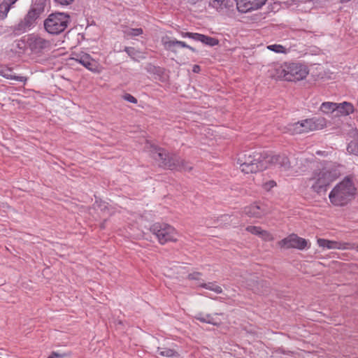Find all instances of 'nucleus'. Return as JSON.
Instances as JSON below:
<instances>
[{"label":"nucleus","instance_id":"1","mask_svg":"<svg viewBox=\"0 0 358 358\" xmlns=\"http://www.w3.org/2000/svg\"><path fill=\"white\" fill-rule=\"evenodd\" d=\"M150 157L159 162V166L164 169L176 171H187L192 169L190 163L174 153H170L165 149L147 143L145 147Z\"/></svg>","mask_w":358,"mask_h":358},{"label":"nucleus","instance_id":"2","mask_svg":"<svg viewBox=\"0 0 358 358\" xmlns=\"http://www.w3.org/2000/svg\"><path fill=\"white\" fill-rule=\"evenodd\" d=\"M357 194L352 178L345 176L331 191L329 198L332 204L336 206H344L352 201Z\"/></svg>","mask_w":358,"mask_h":358},{"label":"nucleus","instance_id":"3","mask_svg":"<svg viewBox=\"0 0 358 358\" xmlns=\"http://www.w3.org/2000/svg\"><path fill=\"white\" fill-rule=\"evenodd\" d=\"M270 160L257 152H243L238 155L237 164L242 172L255 173L262 171L268 168Z\"/></svg>","mask_w":358,"mask_h":358},{"label":"nucleus","instance_id":"4","mask_svg":"<svg viewBox=\"0 0 358 358\" xmlns=\"http://www.w3.org/2000/svg\"><path fill=\"white\" fill-rule=\"evenodd\" d=\"M275 76L278 79H283L287 81L296 82L306 78L308 74L306 66L296 62L284 63L275 69Z\"/></svg>","mask_w":358,"mask_h":358},{"label":"nucleus","instance_id":"5","mask_svg":"<svg viewBox=\"0 0 358 358\" xmlns=\"http://www.w3.org/2000/svg\"><path fill=\"white\" fill-rule=\"evenodd\" d=\"M43 3H35L31 6L24 17L17 24L12 27V31L15 35H20L30 30L36 24V20L44 12Z\"/></svg>","mask_w":358,"mask_h":358},{"label":"nucleus","instance_id":"6","mask_svg":"<svg viewBox=\"0 0 358 358\" xmlns=\"http://www.w3.org/2000/svg\"><path fill=\"white\" fill-rule=\"evenodd\" d=\"M334 180L331 172L322 169L315 170L311 177L307 180V183L313 192L321 194L327 191V188Z\"/></svg>","mask_w":358,"mask_h":358},{"label":"nucleus","instance_id":"7","mask_svg":"<svg viewBox=\"0 0 358 358\" xmlns=\"http://www.w3.org/2000/svg\"><path fill=\"white\" fill-rule=\"evenodd\" d=\"M325 118L313 117L306 119L288 125V130L292 134L307 133L311 131L319 130L326 127Z\"/></svg>","mask_w":358,"mask_h":358},{"label":"nucleus","instance_id":"8","mask_svg":"<svg viewBox=\"0 0 358 358\" xmlns=\"http://www.w3.org/2000/svg\"><path fill=\"white\" fill-rule=\"evenodd\" d=\"M70 22V16L64 13L50 14L44 21V27L47 32L57 35L63 32Z\"/></svg>","mask_w":358,"mask_h":358},{"label":"nucleus","instance_id":"9","mask_svg":"<svg viewBox=\"0 0 358 358\" xmlns=\"http://www.w3.org/2000/svg\"><path fill=\"white\" fill-rule=\"evenodd\" d=\"M151 232L155 235L159 243L164 245L167 242L177 241L176 229L166 223L157 222L150 227Z\"/></svg>","mask_w":358,"mask_h":358},{"label":"nucleus","instance_id":"10","mask_svg":"<svg viewBox=\"0 0 358 358\" xmlns=\"http://www.w3.org/2000/svg\"><path fill=\"white\" fill-rule=\"evenodd\" d=\"M26 45L30 51L36 55L50 50L52 43L38 34H29L26 39Z\"/></svg>","mask_w":358,"mask_h":358},{"label":"nucleus","instance_id":"11","mask_svg":"<svg viewBox=\"0 0 358 358\" xmlns=\"http://www.w3.org/2000/svg\"><path fill=\"white\" fill-rule=\"evenodd\" d=\"M278 245L285 249L296 248L303 250L307 247L308 241L295 234H292L279 241Z\"/></svg>","mask_w":358,"mask_h":358},{"label":"nucleus","instance_id":"12","mask_svg":"<svg viewBox=\"0 0 358 358\" xmlns=\"http://www.w3.org/2000/svg\"><path fill=\"white\" fill-rule=\"evenodd\" d=\"M267 0H233L236 3L237 10L243 13L262 8Z\"/></svg>","mask_w":358,"mask_h":358},{"label":"nucleus","instance_id":"13","mask_svg":"<svg viewBox=\"0 0 358 358\" xmlns=\"http://www.w3.org/2000/svg\"><path fill=\"white\" fill-rule=\"evenodd\" d=\"M317 242L320 247L327 249L348 250L353 248L350 243L329 241L324 238H318Z\"/></svg>","mask_w":358,"mask_h":358},{"label":"nucleus","instance_id":"14","mask_svg":"<svg viewBox=\"0 0 358 358\" xmlns=\"http://www.w3.org/2000/svg\"><path fill=\"white\" fill-rule=\"evenodd\" d=\"M76 57L73 59L82 64L88 70L96 72L97 71V62L91 57V56L87 53L80 52L75 55Z\"/></svg>","mask_w":358,"mask_h":358},{"label":"nucleus","instance_id":"15","mask_svg":"<svg viewBox=\"0 0 358 358\" xmlns=\"http://www.w3.org/2000/svg\"><path fill=\"white\" fill-rule=\"evenodd\" d=\"M209 6L215 8L221 14H227L234 8V1L231 0H210Z\"/></svg>","mask_w":358,"mask_h":358},{"label":"nucleus","instance_id":"16","mask_svg":"<svg viewBox=\"0 0 358 358\" xmlns=\"http://www.w3.org/2000/svg\"><path fill=\"white\" fill-rule=\"evenodd\" d=\"M244 213L250 217L261 218L266 214V210L262 206L253 203L245 207Z\"/></svg>","mask_w":358,"mask_h":358},{"label":"nucleus","instance_id":"17","mask_svg":"<svg viewBox=\"0 0 358 358\" xmlns=\"http://www.w3.org/2000/svg\"><path fill=\"white\" fill-rule=\"evenodd\" d=\"M162 44L164 46L165 49L168 50L173 51V48L176 45H178L181 48H187L194 52H196V50L194 48L187 45L185 42L178 41L176 39L170 40L169 37L162 38Z\"/></svg>","mask_w":358,"mask_h":358},{"label":"nucleus","instance_id":"18","mask_svg":"<svg viewBox=\"0 0 358 358\" xmlns=\"http://www.w3.org/2000/svg\"><path fill=\"white\" fill-rule=\"evenodd\" d=\"M195 319L203 323L210 324L214 326H218L220 322L217 321V318L214 317L210 314H204L203 313H199L195 315Z\"/></svg>","mask_w":358,"mask_h":358},{"label":"nucleus","instance_id":"19","mask_svg":"<svg viewBox=\"0 0 358 358\" xmlns=\"http://www.w3.org/2000/svg\"><path fill=\"white\" fill-rule=\"evenodd\" d=\"M337 106L338 108L336 109V111L343 115H348L352 114L355 110L353 105L351 103L347 101L337 103Z\"/></svg>","mask_w":358,"mask_h":358},{"label":"nucleus","instance_id":"20","mask_svg":"<svg viewBox=\"0 0 358 358\" xmlns=\"http://www.w3.org/2000/svg\"><path fill=\"white\" fill-rule=\"evenodd\" d=\"M245 230L252 234L259 236L265 240L268 239L270 237L269 233L266 230H263L259 227L248 226L246 227Z\"/></svg>","mask_w":358,"mask_h":358},{"label":"nucleus","instance_id":"21","mask_svg":"<svg viewBox=\"0 0 358 358\" xmlns=\"http://www.w3.org/2000/svg\"><path fill=\"white\" fill-rule=\"evenodd\" d=\"M145 69L148 73L158 77H162L164 73V69L151 63H148L145 66Z\"/></svg>","mask_w":358,"mask_h":358},{"label":"nucleus","instance_id":"22","mask_svg":"<svg viewBox=\"0 0 358 358\" xmlns=\"http://www.w3.org/2000/svg\"><path fill=\"white\" fill-rule=\"evenodd\" d=\"M157 353L164 357H174L179 356L178 352L172 348L157 347Z\"/></svg>","mask_w":358,"mask_h":358},{"label":"nucleus","instance_id":"23","mask_svg":"<svg viewBox=\"0 0 358 358\" xmlns=\"http://www.w3.org/2000/svg\"><path fill=\"white\" fill-rule=\"evenodd\" d=\"M0 75L7 79L14 80L19 82H25L27 80V78L24 76L13 75L12 70L10 69L1 70Z\"/></svg>","mask_w":358,"mask_h":358},{"label":"nucleus","instance_id":"24","mask_svg":"<svg viewBox=\"0 0 358 358\" xmlns=\"http://www.w3.org/2000/svg\"><path fill=\"white\" fill-rule=\"evenodd\" d=\"M201 287L205 288L206 289L213 291L217 294H221L222 292V289L220 286L216 285L215 282H210L208 283L202 282L199 285Z\"/></svg>","mask_w":358,"mask_h":358},{"label":"nucleus","instance_id":"25","mask_svg":"<svg viewBox=\"0 0 358 358\" xmlns=\"http://www.w3.org/2000/svg\"><path fill=\"white\" fill-rule=\"evenodd\" d=\"M337 108V103L333 102H324L320 106L321 110L325 113L336 111Z\"/></svg>","mask_w":358,"mask_h":358},{"label":"nucleus","instance_id":"26","mask_svg":"<svg viewBox=\"0 0 358 358\" xmlns=\"http://www.w3.org/2000/svg\"><path fill=\"white\" fill-rule=\"evenodd\" d=\"M267 49L275 53L287 54L289 52V48H287L280 44L269 45L267 46Z\"/></svg>","mask_w":358,"mask_h":358},{"label":"nucleus","instance_id":"27","mask_svg":"<svg viewBox=\"0 0 358 358\" xmlns=\"http://www.w3.org/2000/svg\"><path fill=\"white\" fill-rule=\"evenodd\" d=\"M275 161L285 169H289L291 167V163L289 158L285 155H278L275 158Z\"/></svg>","mask_w":358,"mask_h":358},{"label":"nucleus","instance_id":"28","mask_svg":"<svg viewBox=\"0 0 358 358\" xmlns=\"http://www.w3.org/2000/svg\"><path fill=\"white\" fill-rule=\"evenodd\" d=\"M201 42L210 47H213L219 44V41L217 38L204 34L202 35Z\"/></svg>","mask_w":358,"mask_h":358},{"label":"nucleus","instance_id":"29","mask_svg":"<svg viewBox=\"0 0 358 358\" xmlns=\"http://www.w3.org/2000/svg\"><path fill=\"white\" fill-rule=\"evenodd\" d=\"M143 31L141 28H127L124 30V34L127 36L134 37L141 35Z\"/></svg>","mask_w":358,"mask_h":358},{"label":"nucleus","instance_id":"30","mask_svg":"<svg viewBox=\"0 0 358 358\" xmlns=\"http://www.w3.org/2000/svg\"><path fill=\"white\" fill-rule=\"evenodd\" d=\"M348 153L358 156V141H352L347 147Z\"/></svg>","mask_w":358,"mask_h":358},{"label":"nucleus","instance_id":"31","mask_svg":"<svg viewBox=\"0 0 358 358\" xmlns=\"http://www.w3.org/2000/svg\"><path fill=\"white\" fill-rule=\"evenodd\" d=\"M124 51L133 59H135V57L139 53V52L133 47H124Z\"/></svg>","mask_w":358,"mask_h":358},{"label":"nucleus","instance_id":"32","mask_svg":"<svg viewBox=\"0 0 358 358\" xmlns=\"http://www.w3.org/2000/svg\"><path fill=\"white\" fill-rule=\"evenodd\" d=\"M17 1L18 0H3V6L4 8V12L6 13V11H9Z\"/></svg>","mask_w":358,"mask_h":358},{"label":"nucleus","instance_id":"33","mask_svg":"<svg viewBox=\"0 0 358 358\" xmlns=\"http://www.w3.org/2000/svg\"><path fill=\"white\" fill-rule=\"evenodd\" d=\"M122 98L124 100H125L128 102L132 103H137V102H138L137 99L129 93H125L122 96Z\"/></svg>","mask_w":358,"mask_h":358},{"label":"nucleus","instance_id":"34","mask_svg":"<svg viewBox=\"0 0 358 358\" xmlns=\"http://www.w3.org/2000/svg\"><path fill=\"white\" fill-rule=\"evenodd\" d=\"M202 35L203 34H201L191 32L190 36H189V38H191V39H192L194 41H196L201 42V41Z\"/></svg>","mask_w":358,"mask_h":358},{"label":"nucleus","instance_id":"35","mask_svg":"<svg viewBox=\"0 0 358 358\" xmlns=\"http://www.w3.org/2000/svg\"><path fill=\"white\" fill-rule=\"evenodd\" d=\"M9 11L4 12L3 1L0 3V20H3L7 17Z\"/></svg>","mask_w":358,"mask_h":358},{"label":"nucleus","instance_id":"36","mask_svg":"<svg viewBox=\"0 0 358 358\" xmlns=\"http://www.w3.org/2000/svg\"><path fill=\"white\" fill-rule=\"evenodd\" d=\"M201 275V273L199 272H194L192 273H189L187 276V278L189 280H199V277Z\"/></svg>","mask_w":358,"mask_h":358},{"label":"nucleus","instance_id":"37","mask_svg":"<svg viewBox=\"0 0 358 358\" xmlns=\"http://www.w3.org/2000/svg\"><path fill=\"white\" fill-rule=\"evenodd\" d=\"M55 2L61 6L71 5L75 0H54Z\"/></svg>","mask_w":358,"mask_h":358},{"label":"nucleus","instance_id":"38","mask_svg":"<svg viewBox=\"0 0 358 358\" xmlns=\"http://www.w3.org/2000/svg\"><path fill=\"white\" fill-rule=\"evenodd\" d=\"M275 185H276L275 182L273 180H271L268 182H266L264 186H265V189H268L271 187H273Z\"/></svg>","mask_w":358,"mask_h":358},{"label":"nucleus","instance_id":"39","mask_svg":"<svg viewBox=\"0 0 358 358\" xmlns=\"http://www.w3.org/2000/svg\"><path fill=\"white\" fill-rule=\"evenodd\" d=\"M63 355H59L57 352H52V355L48 358H62Z\"/></svg>","mask_w":358,"mask_h":358},{"label":"nucleus","instance_id":"40","mask_svg":"<svg viewBox=\"0 0 358 358\" xmlns=\"http://www.w3.org/2000/svg\"><path fill=\"white\" fill-rule=\"evenodd\" d=\"M190 34H191V32H183V31H182L180 33L182 37H183V38H189Z\"/></svg>","mask_w":358,"mask_h":358},{"label":"nucleus","instance_id":"41","mask_svg":"<svg viewBox=\"0 0 358 358\" xmlns=\"http://www.w3.org/2000/svg\"><path fill=\"white\" fill-rule=\"evenodd\" d=\"M193 72L199 73L200 71V66L199 65H194L192 69Z\"/></svg>","mask_w":358,"mask_h":358},{"label":"nucleus","instance_id":"42","mask_svg":"<svg viewBox=\"0 0 358 358\" xmlns=\"http://www.w3.org/2000/svg\"><path fill=\"white\" fill-rule=\"evenodd\" d=\"M350 0H341L340 2L342 3L349 2Z\"/></svg>","mask_w":358,"mask_h":358},{"label":"nucleus","instance_id":"43","mask_svg":"<svg viewBox=\"0 0 358 358\" xmlns=\"http://www.w3.org/2000/svg\"><path fill=\"white\" fill-rule=\"evenodd\" d=\"M0 358H1V357H0Z\"/></svg>","mask_w":358,"mask_h":358}]
</instances>
